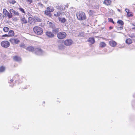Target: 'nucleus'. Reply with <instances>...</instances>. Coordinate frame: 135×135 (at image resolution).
<instances>
[{
  "instance_id": "nucleus-24",
  "label": "nucleus",
  "mask_w": 135,
  "mask_h": 135,
  "mask_svg": "<svg viewBox=\"0 0 135 135\" xmlns=\"http://www.w3.org/2000/svg\"><path fill=\"white\" fill-rule=\"evenodd\" d=\"M18 9L22 13L24 14H25V12L24 10V9L21 7L20 6H19V7L18 8Z\"/></svg>"
},
{
  "instance_id": "nucleus-4",
  "label": "nucleus",
  "mask_w": 135,
  "mask_h": 135,
  "mask_svg": "<svg viewBox=\"0 0 135 135\" xmlns=\"http://www.w3.org/2000/svg\"><path fill=\"white\" fill-rule=\"evenodd\" d=\"M9 42L7 41H4L1 43V46L4 48H7L10 45Z\"/></svg>"
},
{
  "instance_id": "nucleus-41",
  "label": "nucleus",
  "mask_w": 135,
  "mask_h": 135,
  "mask_svg": "<svg viewBox=\"0 0 135 135\" xmlns=\"http://www.w3.org/2000/svg\"><path fill=\"white\" fill-rule=\"evenodd\" d=\"M109 28L111 30L113 28V27L111 26H110L109 27Z\"/></svg>"
},
{
  "instance_id": "nucleus-3",
  "label": "nucleus",
  "mask_w": 135,
  "mask_h": 135,
  "mask_svg": "<svg viewBox=\"0 0 135 135\" xmlns=\"http://www.w3.org/2000/svg\"><path fill=\"white\" fill-rule=\"evenodd\" d=\"M66 33L64 32H61L58 33L57 34L58 38L60 39L65 38L66 36Z\"/></svg>"
},
{
  "instance_id": "nucleus-16",
  "label": "nucleus",
  "mask_w": 135,
  "mask_h": 135,
  "mask_svg": "<svg viewBox=\"0 0 135 135\" xmlns=\"http://www.w3.org/2000/svg\"><path fill=\"white\" fill-rule=\"evenodd\" d=\"M26 50L29 51L31 52L35 51V49L32 46H29L27 47L26 48Z\"/></svg>"
},
{
  "instance_id": "nucleus-37",
  "label": "nucleus",
  "mask_w": 135,
  "mask_h": 135,
  "mask_svg": "<svg viewBox=\"0 0 135 135\" xmlns=\"http://www.w3.org/2000/svg\"><path fill=\"white\" fill-rule=\"evenodd\" d=\"M26 1L29 3H32V0H26Z\"/></svg>"
},
{
  "instance_id": "nucleus-48",
  "label": "nucleus",
  "mask_w": 135,
  "mask_h": 135,
  "mask_svg": "<svg viewBox=\"0 0 135 135\" xmlns=\"http://www.w3.org/2000/svg\"><path fill=\"white\" fill-rule=\"evenodd\" d=\"M9 83H11V82H9Z\"/></svg>"
},
{
  "instance_id": "nucleus-17",
  "label": "nucleus",
  "mask_w": 135,
  "mask_h": 135,
  "mask_svg": "<svg viewBox=\"0 0 135 135\" xmlns=\"http://www.w3.org/2000/svg\"><path fill=\"white\" fill-rule=\"evenodd\" d=\"M63 13V12L59 11L54 13V16L56 17H59L62 15Z\"/></svg>"
},
{
  "instance_id": "nucleus-34",
  "label": "nucleus",
  "mask_w": 135,
  "mask_h": 135,
  "mask_svg": "<svg viewBox=\"0 0 135 135\" xmlns=\"http://www.w3.org/2000/svg\"><path fill=\"white\" fill-rule=\"evenodd\" d=\"M20 46L21 47H22L23 48H25L26 49V47L25 46V44L23 43H21L20 45Z\"/></svg>"
},
{
  "instance_id": "nucleus-9",
  "label": "nucleus",
  "mask_w": 135,
  "mask_h": 135,
  "mask_svg": "<svg viewBox=\"0 0 135 135\" xmlns=\"http://www.w3.org/2000/svg\"><path fill=\"white\" fill-rule=\"evenodd\" d=\"M35 53L37 55H41L42 54L43 52L42 50L40 49L36 48L35 49Z\"/></svg>"
},
{
  "instance_id": "nucleus-47",
  "label": "nucleus",
  "mask_w": 135,
  "mask_h": 135,
  "mask_svg": "<svg viewBox=\"0 0 135 135\" xmlns=\"http://www.w3.org/2000/svg\"><path fill=\"white\" fill-rule=\"evenodd\" d=\"M66 7H68V5H67L66 6Z\"/></svg>"
},
{
  "instance_id": "nucleus-26",
  "label": "nucleus",
  "mask_w": 135,
  "mask_h": 135,
  "mask_svg": "<svg viewBox=\"0 0 135 135\" xmlns=\"http://www.w3.org/2000/svg\"><path fill=\"white\" fill-rule=\"evenodd\" d=\"M126 42L128 44H130L132 42V41L130 38H128L126 40Z\"/></svg>"
},
{
  "instance_id": "nucleus-27",
  "label": "nucleus",
  "mask_w": 135,
  "mask_h": 135,
  "mask_svg": "<svg viewBox=\"0 0 135 135\" xmlns=\"http://www.w3.org/2000/svg\"><path fill=\"white\" fill-rule=\"evenodd\" d=\"M89 15L91 16H93L95 12L94 11L90 10L88 12Z\"/></svg>"
},
{
  "instance_id": "nucleus-10",
  "label": "nucleus",
  "mask_w": 135,
  "mask_h": 135,
  "mask_svg": "<svg viewBox=\"0 0 135 135\" xmlns=\"http://www.w3.org/2000/svg\"><path fill=\"white\" fill-rule=\"evenodd\" d=\"M46 35L49 38H52L54 36V35L53 32L48 31L46 32Z\"/></svg>"
},
{
  "instance_id": "nucleus-12",
  "label": "nucleus",
  "mask_w": 135,
  "mask_h": 135,
  "mask_svg": "<svg viewBox=\"0 0 135 135\" xmlns=\"http://www.w3.org/2000/svg\"><path fill=\"white\" fill-rule=\"evenodd\" d=\"M9 40L12 44H17L20 42L19 40L17 38H11Z\"/></svg>"
},
{
  "instance_id": "nucleus-25",
  "label": "nucleus",
  "mask_w": 135,
  "mask_h": 135,
  "mask_svg": "<svg viewBox=\"0 0 135 135\" xmlns=\"http://www.w3.org/2000/svg\"><path fill=\"white\" fill-rule=\"evenodd\" d=\"M100 46L101 47H104L106 46V44L104 42H101L99 44Z\"/></svg>"
},
{
  "instance_id": "nucleus-7",
  "label": "nucleus",
  "mask_w": 135,
  "mask_h": 135,
  "mask_svg": "<svg viewBox=\"0 0 135 135\" xmlns=\"http://www.w3.org/2000/svg\"><path fill=\"white\" fill-rule=\"evenodd\" d=\"M117 23L120 25V26L117 27L118 30H121L123 29V25L124 24L123 22L121 20H118L117 22Z\"/></svg>"
},
{
  "instance_id": "nucleus-2",
  "label": "nucleus",
  "mask_w": 135,
  "mask_h": 135,
  "mask_svg": "<svg viewBox=\"0 0 135 135\" xmlns=\"http://www.w3.org/2000/svg\"><path fill=\"white\" fill-rule=\"evenodd\" d=\"M33 30L35 33L37 35H41L43 32L42 29L38 26H36L34 27Z\"/></svg>"
},
{
  "instance_id": "nucleus-18",
  "label": "nucleus",
  "mask_w": 135,
  "mask_h": 135,
  "mask_svg": "<svg viewBox=\"0 0 135 135\" xmlns=\"http://www.w3.org/2000/svg\"><path fill=\"white\" fill-rule=\"evenodd\" d=\"M111 3L110 0H104L103 3L107 5H110Z\"/></svg>"
},
{
  "instance_id": "nucleus-11",
  "label": "nucleus",
  "mask_w": 135,
  "mask_h": 135,
  "mask_svg": "<svg viewBox=\"0 0 135 135\" xmlns=\"http://www.w3.org/2000/svg\"><path fill=\"white\" fill-rule=\"evenodd\" d=\"M73 41L71 39H67L64 42V44L66 46H70L72 43Z\"/></svg>"
},
{
  "instance_id": "nucleus-8",
  "label": "nucleus",
  "mask_w": 135,
  "mask_h": 135,
  "mask_svg": "<svg viewBox=\"0 0 135 135\" xmlns=\"http://www.w3.org/2000/svg\"><path fill=\"white\" fill-rule=\"evenodd\" d=\"M20 20L22 24H26L27 23V20L24 16L20 17Z\"/></svg>"
},
{
  "instance_id": "nucleus-1",
  "label": "nucleus",
  "mask_w": 135,
  "mask_h": 135,
  "mask_svg": "<svg viewBox=\"0 0 135 135\" xmlns=\"http://www.w3.org/2000/svg\"><path fill=\"white\" fill-rule=\"evenodd\" d=\"M76 16L78 19L79 20H84L86 18L85 13L81 11H80L77 13Z\"/></svg>"
},
{
  "instance_id": "nucleus-45",
  "label": "nucleus",
  "mask_w": 135,
  "mask_h": 135,
  "mask_svg": "<svg viewBox=\"0 0 135 135\" xmlns=\"http://www.w3.org/2000/svg\"><path fill=\"white\" fill-rule=\"evenodd\" d=\"M98 7V6L97 5V6L95 7V8H97Z\"/></svg>"
},
{
  "instance_id": "nucleus-22",
  "label": "nucleus",
  "mask_w": 135,
  "mask_h": 135,
  "mask_svg": "<svg viewBox=\"0 0 135 135\" xmlns=\"http://www.w3.org/2000/svg\"><path fill=\"white\" fill-rule=\"evenodd\" d=\"M46 9L49 11L50 12L53 11L54 10V8L51 7H47Z\"/></svg>"
},
{
  "instance_id": "nucleus-19",
  "label": "nucleus",
  "mask_w": 135,
  "mask_h": 135,
  "mask_svg": "<svg viewBox=\"0 0 135 135\" xmlns=\"http://www.w3.org/2000/svg\"><path fill=\"white\" fill-rule=\"evenodd\" d=\"M13 59L14 60L17 61H20L21 60L20 57L17 56H14Z\"/></svg>"
},
{
  "instance_id": "nucleus-44",
  "label": "nucleus",
  "mask_w": 135,
  "mask_h": 135,
  "mask_svg": "<svg viewBox=\"0 0 135 135\" xmlns=\"http://www.w3.org/2000/svg\"><path fill=\"white\" fill-rule=\"evenodd\" d=\"M133 25L134 26H135V22L133 23Z\"/></svg>"
},
{
  "instance_id": "nucleus-43",
  "label": "nucleus",
  "mask_w": 135,
  "mask_h": 135,
  "mask_svg": "<svg viewBox=\"0 0 135 135\" xmlns=\"http://www.w3.org/2000/svg\"><path fill=\"white\" fill-rule=\"evenodd\" d=\"M117 10H118V11L119 12H120V10L119 9H118Z\"/></svg>"
},
{
  "instance_id": "nucleus-23",
  "label": "nucleus",
  "mask_w": 135,
  "mask_h": 135,
  "mask_svg": "<svg viewBox=\"0 0 135 135\" xmlns=\"http://www.w3.org/2000/svg\"><path fill=\"white\" fill-rule=\"evenodd\" d=\"M14 33L13 31L10 30L9 31L8 34L9 36H14Z\"/></svg>"
},
{
  "instance_id": "nucleus-29",
  "label": "nucleus",
  "mask_w": 135,
  "mask_h": 135,
  "mask_svg": "<svg viewBox=\"0 0 135 135\" xmlns=\"http://www.w3.org/2000/svg\"><path fill=\"white\" fill-rule=\"evenodd\" d=\"M57 8L59 9L60 10H64L65 9V7H63L61 6H58Z\"/></svg>"
},
{
  "instance_id": "nucleus-28",
  "label": "nucleus",
  "mask_w": 135,
  "mask_h": 135,
  "mask_svg": "<svg viewBox=\"0 0 135 135\" xmlns=\"http://www.w3.org/2000/svg\"><path fill=\"white\" fill-rule=\"evenodd\" d=\"M45 13L47 15L49 16H50L51 15V12H50L49 11L47 10V9L45 11Z\"/></svg>"
},
{
  "instance_id": "nucleus-31",
  "label": "nucleus",
  "mask_w": 135,
  "mask_h": 135,
  "mask_svg": "<svg viewBox=\"0 0 135 135\" xmlns=\"http://www.w3.org/2000/svg\"><path fill=\"white\" fill-rule=\"evenodd\" d=\"M9 30V28L6 27H4L3 28V30L5 32H8Z\"/></svg>"
},
{
  "instance_id": "nucleus-5",
  "label": "nucleus",
  "mask_w": 135,
  "mask_h": 135,
  "mask_svg": "<svg viewBox=\"0 0 135 135\" xmlns=\"http://www.w3.org/2000/svg\"><path fill=\"white\" fill-rule=\"evenodd\" d=\"M3 12L5 17H8L9 18H10L12 17V16L11 15V14H10V13L6 9H3Z\"/></svg>"
},
{
  "instance_id": "nucleus-33",
  "label": "nucleus",
  "mask_w": 135,
  "mask_h": 135,
  "mask_svg": "<svg viewBox=\"0 0 135 135\" xmlns=\"http://www.w3.org/2000/svg\"><path fill=\"white\" fill-rule=\"evenodd\" d=\"M132 13L131 12H130L128 13L127 14V15L128 17H130L132 16Z\"/></svg>"
},
{
  "instance_id": "nucleus-13",
  "label": "nucleus",
  "mask_w": 135,
  "mask_h": 135,
  "mask_svg": "<svg viewBox=\"0 0 135 135\" xmlns=\"http://www.w3.org/2000/svg\"><path fill=\"white\" fill-rule=\"evenodd\" d=\"M109 44L111 46L114 47L117 45V42L114 41L112 40L109 42Z\"/></svg>"
},
{
  "instance_id": "nucleus-38",
  "label": "nucleus",
  "mask_w": 135,
  "mask_h": 135,
  "mask_svg": "<svg viewBox=\"0 0 135 135\" xmlns=\"http://www.w3.org/2000/svg\"><path fill=\"white\" fill-rule=\"evenodd\" d=\"M125 11L126 12L128 13H129L130 12H129V10L128 9L126 8L125 9Z\"/></svg>"
},
{
  "instance_id": "nucleus-15",
  "label": "nucleus",
  "mask_w": 135,
  "mask_h": 135,
  "mask_svg": "<svg viewBox=\"0 0 135 135\" xmlns=\"http://www.w3.org/2000/svg\"><path fill=\"white\" fill-rule=\"evenodd\" d=\"M35 22V19L31 17H30L28 18V22L29 23L31 24H34Z\"/></svg>"
},
{
  "instance_id": "nucleus-14",
  "label": "nucleus",
  "mask_w": 135,
  "mask_h": 135,
  "mask_svg": "<svg viewBox=\"0 0 135 135\" xmlns=\"http://www.w3.org/2000/svg\"><path fill=\"white\" fill-rule=\"evenodd\" d=\"M52 32L56 34L59 32V29L58 28L56 27H52Z\"/></svg>"
},
{
  "instance_id": "nucleus-21",
  "label": "nucleus",
  "mask_w": 135,
  "mask_h": 135,
  "mask_svg": "<svg viewBox=\"0 0 135 135\" xmlns=\"http://www.w3.org/2000/svg\"><path fill=\"white\" fill-rule=\"evenodd\" d=\"M88 40L89 42L91 43L92 44H93L95 42L94 38L93 37L89 38L88 39Z\"/></svg>"
},
{
  "instance_id": "nucleus-20",
  "label": "nucleus",
  "mask_w": 135,
  "mask_h": 135,
  "mask_svg": "<svg viewBox=\"0 0 135 135\" xmlns=\"http://www.w3.org/2000/svg\"><path fill=\"white\" fill-rule=\"evenodd\" d=\"M59 20L60 22L62 23H64L66 21V20L64 18H61L59 17Z\"/></svg>"
},
{
  "instance_id": "nucleus-42",
  "label": "nucleus",
  "mask_w": 135,
  "mask_h": 135,
  "mask_svg": "<svg viewBox=\"0 0 135 135\" xmlns=\"http://www.w3.org/2000/svg\"><path fill=\"white\" fill-rule=\"evenodd\" d=\"M10 82H12V81H13V80L12 79H11L10 80Z\"/></svg>"
},
{
  "instance_id": "nucleus-6",
  "label": "nucleus",
  "mask_w": 135,
  "mask_h": 135,
  "mask_svg": "<svg viewBox=\"0 0 135 135\" xmlns=\"http://www.w3.org/2000/svg\"><path fill=\"white\" fill-rule=\"evenodd\" d=\"M9 11L10 14H11L12 16L13 15L15 16H19L20 15V13L16 11L13 9H11Z\"/></svg>"
},
{
  "instance_id": "nucleus-49",
  "label": "nucleus",
  "mask_w": 135,
  "mask_h": 135,
  "mask_svg": "<svg viewBox=\"0 0 135 135\" xmlns=\"http://www.w3.org/2000/svg\"><path fill=\"white\" fill-rule=\"evenodd\" d=\"M43 102L44 103H45V102Z\"/></svg>"
},
{
  "instance_id": "nucleus-46",
  "label": "nucleus",
  "mask_w": 135,
  "mask_h": 135,
  "mask_svg": "<svg viewBox=\"0 0 135 135\" xmlns=\"http://www.w3.org/2000/svg\"><path fill=\"white\" fill-rule=\"evenodd\" d=\"M59 47L60 49H61V48L60 47V46H59Z\"/></svg>"
},
{
  "instance_id": "nucleus-35",
  "label": "nucleus",
  "mask_w": 135,
  "mask_h": 135,
  "mask_svg": "<svg viewBox=\"0 0 135 135\" xmlns=\"http://www.w3.org/2000/svg\"><path fill=\"white\" fill-rule=\"evenodd\" d=\"M35 20H36V21L38 22H40L41 21V20L38 18L37 17L35 18Z\"/></svg>"
},
{
  "instance_id": "nucleus-30",
  "label": "nucleus",
  "mask_w": 135,
  "mask_h": 135,
  "mask_svg": "<svg viewBox=\"0 0 135 135\" xmlns=\"http://www.w3.org/2000/svg\"><path fill=\"white\" fill-rule=\"evenodd\" d=\"M5 68L4 66H2L0 67V72L2 73L5 71Z\"/></svg>"
},
{
  "instance_id": "nucleus-36",
  "label": "nucleus",
  "mask_w": 135,
  "mask_h": 135,
  "mask_svg": "<svg viewBox=\"0 0 135 135\" xmlns=\"http://www.w3.org/2000/svg\"><path fill=\"white\" fill-rule=\"evenodd\" d=\"M108 20L109 21L113 23V24L114 23V22L113 21V19L112 18H108Z\"/></svg>"
},
{
  "instance_id": "nucleus-39",
  "label": "nucleus",
  "mask_w": 135,
  "mask_h": 135,
  "mask_svg": "<svg viewBox=\"0 0 135 135\" xmlns=\"http://www.w3.org/2000/svg\"><path fill=\"white\" fill-rule=\"evenodd\" d=\"M9 36H8V35H7V34H5L4 35H3L2 36V37H8Z\"/></svg>"
},
{
  "instance_id": "nucleus-32",
  "label": "nucleus",
  "mask_w": 135,
  "mask_h": 135,
  "mask_svg": "<svg viewBox=\"0 0 135 135\" xmlns=\"http://www.w3.org/2000/svg\"><path fill=\"white\" fill-rule=\"evenodd\" d=\"M8 1L11 3H12L13 4H14L15 3H16V1L15 0H8Z\"/></svg>"
},
{
  "instance_id": "nucleus-40",
  "label": "nucleus",
  "mask_w": 135,
  "mask_h": 135,
  "mask_svg": "<svg viewBox=\"0 0 135 135\" xmlns=\"http://www.w3.org/2000/svg\"><path fill=\"white\" fill-rule=\"evenodd\" d=\"M3 16L2 14L0 13V20H1Z\"/></svg>"
}]
</instances>
